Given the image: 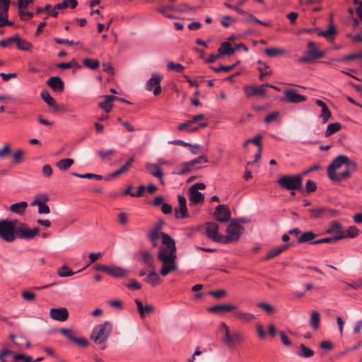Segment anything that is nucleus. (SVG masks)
<instances>
[{
  "label": "nucleus",
  "mask_w": 362,
  "mask_h": 362,
  "mask_svg": "<svg viewBox=\"0 0 362 362\" xmlns=\"http://www.w3.org/2000/svg\"><path fill=\"white\" fill-rule=\"evenodd\" d=\"M13 354V351L7 348L2 349L0 351V361L1 362H7V361L5 359V357L11 355Z\"/></svg>",
  "instance_id": "774afa93"
},
{
  "label": "nucleus",
  "mask_w": 362,
  "mask_h": 362,
  "mask_svg": "<svg viewBox=\"0 0 362 362\" xmlns=\"http://www.w3.org/2000/svg\"><path fill=\"white\" fill-rule=\"evenodd\" d=\"M303 176L301 175H283L278 180L277 183L284 189L291 191L292 195L295 194V190L301 189Z\"/></svg>",
  "instance_id": "7ed1b4c3"
},
{
  "label": "nucleus",
  "mask_w": 362,
  "mask_h": 362,
  "mask_svg": "<svg viewBox=\"0 0 362 362\" xmlns=\"http://www.w3.org/2000/svg\"><path fill=\"white\" fill-rule=\"evenodd\" d=\"M264 53L270 57H275L285 55L286 50L279 47H271L264 49Z\"/></svg>",
  "instance_id": "c9c22d12"
},
{
  "label": "nucleus",
  "mask_w": 362,
  "mask_h": 362,
  "mask_svg": "<svg viewBox=\"0 0 362 362\" xmlns=\"http://www.w3.org/2000/svg\"><path fill=\"white\" fill-rule=\"evenodd\" d=\"M42 175L46 178H49L52 175V168L49 164L43 165L42 170Z\"/></svg>",
  "instance_id": "052dcab7"
},
{
  "label": "nucleus",
  "mask_w": 362,
  "mask_h": 362,
  "mask_svg": "<svg viewBox=\"0 0 362 362\" xmlns=\"http://www.w3.org/2000/svg\"><path fill=\"white\" fill-rule=\"evenodd\" d=\"M189 200L191 202L194 204H198L204 201V194L199 191H196L189 188Z\"/></svg>",
  "instance_id": "2f4dec72"
},
{
  "label": "nucleus",
  "mask_w": 362,
  "mask_h": 362,
  "mask_svg": "<svg viewBox=\"0 0 362 362\" xmlns=\"http://www.w3.org/2000/svg\"><path fill=\"white\" fill-rule=\"evenodd\" d=\"M107 274L115 278H121L126 276L127 275V272L117 266H108Z\"/></svg>",
  "instance_id": "412c9836"
},
{
  "label": "nucleus",
  "mask_w": 362,
  "mask_h": 362,
  "mask_svg": "<svg viewBox=\"0 0 362 362\" xmlns=\"http://www.w3.org/2000/svg\"><path fill=\"white\" fill-rule=\"evenodd\" d=\"M30 205L32 206H38V213L42 214H48L50 213V209L47 204L42 202H31Z\"/></svg>",
  "instance_id": "37998d69"
},
{
  "label": "nucleus",
  "mask_w": 362,
  "mask_h": 362,
  "mask_svg": "<svg viewBox=\"0 0 362 362\" xmlns=\"http://www.w3.org/2000/svg\"><path fill=\"white\" fill-rule=\"evenodd\" d=\"M18 16L22 21H25L33 18V13L29 11H23L22 9H20Z\"/></svg>",
  "instance_id": "69168bd1"
},
{
  "label": "nucleus",
  "mask_w": 362,
  "mask_h": 362,
  "mask_svg": "<svg viewBox=\"0 0 362 362\" xmlns=\"http://www.w3.org/2000/svg\"><path fill=\"white\" fill-rule=\"evenodd\" d=\"M314 352L310 348L305 346L303 344H300L299 346V351L298 352V355L304 358H310L313 356Z\"/></svg>",
  "instance_id": "ea45409f"
},
{
  "label": "nucleus",
  "mask_w": 362,
  "mask_h": 362,
  "mask_svg": "<svg viewBox=\"0 0 362 362\" xmlns=\"http://www.w3.org/2000/svg\"><path fill=\"white\" fill-rule=\"evenodd\" d=\"M308 211L313 218L334 217L337 214L335 210L325 207L310 209Z\"/></svg>",
  "instance_id": "1a4fd4ad"
},
{
  "label": "nucleus",
  "mask_w": 362,
  "mask_h": 362,
  "mask_svg": "<svg viewBox=\"0 0 362 362\" xmlns=\"http://www.w3.org/2000/svg\"><path fill=\"white\" fill-rule=\"evenodd\" d=\"M83 66L89 68L90 69L95 70L99 68L100 62L97 59L86 58L83 60Z\"/></svg>",
  "instance_id": "a19ab883"
},
{
  "label": "nucleus",
  "mask_w": 362,
  "mask_h": 362,
  "mask_svg": "<svg viewBox=\"0 0 362 362\" xmlns=\"http://www.w3.org/2000/svg\"><path fill=\"white\" fill-rule=\"evenodd\" d=\"M235 66V64H232V65H228V66H224V65H221L220 66L217 67V68H215V67H211V69L216 72V73H219L221 71H224V72H229L230 71H231L234 67Z\"/></svg>",
  "instance_id": "4d7b16f0"
},
{
  "label": "nucleus",
  "mask_w": 362,
  "mask_h": 362,
  "mask_svg": "<svg viewBox=\"0 0 362 362\" xmlns=\"http://www.w3.org/2000/svg\"><path fill=\"white\" fill-rule=\"evenodd\" d=\"M47 84L54 91L62 92L64 89V83L59 76L50 77L47 80Z\"/></svg>",
  "instance_id": "6ab92c4d"
},
{
  "label": "nucleus",
  "mask_w": 362,
  "mask_h": 362,
  "mask_svg": "<svg viewBox=\"0 0 362 362\" xmlns=\"http://www.w3.org/2000/svg\"><path fill=\"white\" fill-rule=\"evenodd\" d=\"M353 168H349V167H347V169L343 172L341 174H337V177L339 178V180H332V181H334V182H340L342 180H344L347 177H349L351 173H353Z\"/></svg>",
  "instance_id": "6e6d98bb"
},
{
  "label": "nucleus",
  "mask_w": 362,
  "mask_h": 362,
  "mask_svg": "<svg viewBox=\"0 0 362 362\" xmlns=\"http://www.w3.org/2000/svg\"><path fill=\"white\" fill-rule=\"evenodd\" d=\"M222 341L224 344L229 346H232L234 344V337L230 334V331L227 330L225 333V336L223 337Z\"/></svg>",
  "instance_id": "13d9d810"
},
{
  "label": "nucleus",
  "mask_w": 362,
  "mask_h": 362,
  "mask_svg": "<svg viewBox=\"0 0 362 362\" xmlns=\"http://www.w3.org/2000/svg\"><path fill=\"white\" fill-rule=\"evenodd\" d=\"M27 207L28 203L26 202H20L11 205L10 211L17 214H22Z\"/></svg>",
  "instance_id": "7c9ffc66"
},
{
  "label": "nucleus",
  "mask_w": 362,
  "mask_h": 362,
  "mask_svg": "<svg viewBox=\"0 0 362 362\" xmlns=\"http://www.w3.org/2000/svg\"><path fill=\"white\" fill-rule=\"evenodd\" d=\"M134 161V158L131 157L129 159V160L122 167H121L119 169L115 170L112 174H110L109 175V177L107 178V180H109L110 178H113V177H117V176L120 175L121 174L127 172L129 170V168L131 167V165Z\"/></svg>",
  "instance_id": "393cba45"
},
{
  "label": "nucleus",
  "mask_w": 362,
  "mask_h": 362,
  "mask_svg": "<svg viewBox=\"0 0 362 362\" xmlns=\"http://www.w3.org/2000/svg\"><path fill=\"white\" fill-rule=\"evenodd\" d=\"M343 165H346L349 168H353V171H355L356 163L351 160L348 156L344 155H339L336 157L329 165L327 168V175L330 180H339L337 177L336 170L339 169Z\"/></svg>",
  "instance_id": "f03ea898"
},
{
  "label": "nucleus",
  "mask_w": 362,
  "mask_h": 362,
  "mask_svg": "<svg viewBox=\"0 0 362 362\" xmlns=\"http://www.w3.org/2000/svg\"><path fill=\"white\" fill-rule=\"evenodd\" d=\"M167 69L168 71H175L176 72L180 73L184 71L185 67L181 64L170 62L167 64Z\"/></svg>",
  "instance_id": "3c124183"
},
{
  "label": "nucleus",
  "mask_w": 362,
  "mask_h": 362,
  "mask_svg": "<svg viewBox=\"0 0 362 362\" xmlns=\"http://www.w3.org/2000/svg\"><path fill=\"white\" fill-rule=\"evenodd\" d=\"M115 151L114 149H108L106 151L100 150L98 151V156L101 158V159L105 160L108 157L112 156L115 153Z\"/></svg>",
  "instance_id": "bf43d9fd"
},
{
  "label": "nucleus",
  "mask_w": 362,
  "mask_h": 362,
  "mask_svg": "<svg viewBox=\"0 0 362 362\" xmlns=\"http://www.w3.org/2000/svg\"><path fill=\"white\" fill-rule=\"evenodd\" d=\"M57 67L60 68V69H71V68H76L78 69L81 68V65L78 64L75 59H72L71 61H70L69 62H67V63H64V62L59 63L57 64Z\"/></svg>",
  "instance_id": "c03bdc74"
},
{
  "label": "nucleus",
  "mask_w": 362,
  "mask_h": 362,
  "mask_svg": "<svg viewBox=\"0 0 362 362\" xmlns=\"http://www.w3.org/2000/svg\"><path fill=\"white\" fill-rule=\"evenodd\" d=\"M214 241L216 242V243H223V244H228L235 240L230 235L228 234V235H218Z\"/></svg>",
  "instance_id": "09e8293b"
},
{
  "label": "nucleus",
  "mask_w": 362,
  "mask_h": 362,
  "mask_svg": "<svg viewBox=\"0 0 362 362\" xmlns=\"http://www.w3.org/2000/svg\"><path fill=\"white\" fill-rule=\"evenodd\" d=\"M205 235L206 237L214 240L217 237L218 231V225L215 222H207L205 223Z\"/></svg>",
  "instance_id": "f3484780"
},
{
  "label": "nucleus",
  "mask_w": 362,
  "mask_h": 362,
  "mask_svg": "<svg viewBox=\"0 0 362 362\" xmlns=\"http://www.w3.org/2000/svg\"><path fill=\"white\" fill-rule=\"evenodd\" d=\"M178 208L175 209V216L176 218H185L188 217V211L186 205V199L182 195L177 196Z\"/></svg>",
  "instance_id": "f8f14e48"
},
{
  "label": "nucleus",
  "mask_w": 362,
  "mask_h": 362,
  "mask_svg": "<svg viewBox=\"0 0 362 362\" xmlns=\"http://www.w3.org/2000/svg\"><path fill=\"white\" fill-rule=\"evenodd\" d=\"M193 168L191 161L185 162L176 168V171L173 174L184 175L191 171Z\"/></svg>",
  "instance_id": "473e14b6"
},
{
  "label": "nucleus",
  "mask_w": 362,
  "mask_h": 362,
  "mask_svg": "<svg viewBox=\"0 0 362 362\" xmlns=\"http://www.w3.org/2000/svg\"><path fill=\"white\" fill-rule=\"evenodd\" d=\"M40 96L42 100L49 106L52 107L54 105L55 100L51 96L49 93L45 90H42L40 93Z\"/></svg>",
  "instance_id": "49530a36"
},
{
  "label": "nucleus",
  "mask_w": 362,
  "mask_h": 362,
  "mask_svg": "<svg viewBox=\"0 0 362 362\" xmlns=\"http://www.w3.org/2000/svg\"><path fill=\"white\" fill-rule=\"evenodd\" d=\"M16 44L18 49L22 51H30L33 47L30 42L21 38L18 35L16 36Z\"/></svg>",
  "instance_id": "cd10ccee"
},
{
  "label": "nucleus",
  "mask_w": 362,
  "mask_h": 362,
  "mask_svg": "<svg viewBox=\"0 0 362 362\" xmlns=\"http://www.w3.org/2000/svg\"><path fill=\"white\" fill-rule=\"evenodd\" d=\"M145 166L146 169L151 175L157 177L162 185L164 184V181L163 179V170L157 164L146 163Z\"/></svg>",
  "instance_id": "2eb2a0df"
},
{
  "label": "nucleus",
  "mask_w": 362,
  "mask_h": 362,
  "mask_svg": "<svg viewBox=\"0 0 362 362\" xmlns=\"http://www.w3.org/2000/svg\"><path fill=\"white\" fill-rule=\"evenodd\" d=\"M209 293L210 296L214 297L215 298L219 299L226 296V291L223 289H220L217 291H211Z\"/></svg>",
  "instance_id": "680f3d73"
},
{
  "label": "nucleus",
  "mask_w": 362,
  "mask_h": 362,
  "mask_svg": "<svg viewBox=\"0 0 362 362\" xmlns=\"http://www.w3.org/2000/svg\"><path fill=\"white\" fill-rule=\"evenodd\" d=\"M230 211L227 205H218L216 207L214 216L221 223H226L230 218Z\"/></svg>",
  "instance_id": "9d476101"
},
{
  "label": "nucleus",
  "mask_w": 362,
  "mask_h": 362,
  "mask_svg": "<svg viewBox=\"0 0 362 362\" xmlns=\"http://www.w3.org/2000/svg\"><path fill=\"white\" fill-rule=\"evenodd\" d=\"M160 236L163 246L159 247L157 258L163 263L160 274L165 276L177 269L176 245L175 241L165 233L151 230L148 234V239L158 240Z\"/></svg>",
  "instance_id": "f257e3e1"
},
{
  "label": "nucleus",
  "mask_w": 362,
  "mask_h": 362,
  "mask_svg": "<svg viewBox=\"0 0 362 362\" xmlns=\"http://www.w3.org/2000/svg\"><path fill=\"white\" fill-rule=\"evenodd\" d=\"M345 238L344 233L343 231H339L335 236L334 237H328L324 238L322 239H319L315 241H313L311 244L317 245L321 243H333L337 240H341Z\"/></svg>",
  "instance_id": "aec40b11"
},
{
  "label": "nucleus",
  "mask_w": 362,
  "mask_h": 362,
  "mask_svg": "<svg viewBox=\"0 0 362 362\" xmlns=\"http://www.w3.org/2000/svg\"><path fill=\"white\" fill-rule=\"evenodd\" d=\"M139 254L141 256V261L151 270H155L151 254L146 250H141L139 252Z\"/></svg>",
  "instance_id": "4be33fe9"
},
{
  "label": "nucleus",
  "mask_w": 362,
  "mask_h": 362,
  "mask_svg": "<svg viewBox=\"0 0 362 362\" xmlns=\"http://www.w3.org/2000/svg\"><path fill=\"white\" fill-rule=\"evenodd\" d=\"M16 221H0V238L6 242L12 243L16 238Z\"/></svg>",
  "instance_id": "39448f33"
},
{
  "label": "nucleus",
  "mask_w": 362,
  "mask_h": 362,
  "mask_svg": "<svg viewBox=\"0 0 362 362\" xmlns=\"http://www.w3.org/2000/svg\"><path fill=\"white\" fill-rule=\"evenodd\" d=\"M74 161L71 158H64L59 160L56 165L61 170H66L69 169L73 164Z\"/></svg>",
  "instance_id": "4c0bfd02"
},
{
  "label": "nucleus",
  "mask_w": 362,
  "mask_h": 362,
  "mask_svg": "<svg viewBox=\"0 0 362 362\" xmlns=\"http://www.w3.org/2000/svg\"><path fill=\"white\" fill-rule=\"evenodd\" d=\"M317 236L314 232L309 230L303 233L298 239V243L309 242Z\"/></svg>",
  "instance_id": "58836bf2"
},
{
  "label": "nucleus",
  "mask_w": 362,
  "mask_h": 362,
  "mask_svg": "<svg viewBox=\"0 0 362 362\" xmlns=\"http://www.w3.org/2000/svg\"><path fill=\"white\" fill-rule=\"evenodd\" d=\"M257 307L262 309L264 311H265L268 314H272L274 313L275 309L269 303H264V302H260L257 304Z\"/></svg>",
  "instance_id": "864d4df0"
},
{
  "label": "nucleus",
  "mask_w": 362,
  "mask_h": 362,
  "mask_svg": "<svg viewBox=\"0 0 362 362\" xmlns=\"http://www.w3.org/2000/svg\"><path fill=\"white\" fill-rule=\"evenodd\" d=\"M57 274L60 277H69L74 275V272H73L71 269L64 264L57 270Z\"/></svg>",
  "instance_id": "a18cd8bd"
},
{
  "label": "nucleus",
  "mask_w": 362,
  "mask_h": 362,
  "mask_svg": "<svg viewBox=\"0 0 362 362\" xmlns=\"http://www.w3.org/2000/svg\"><path fill=\"white\" fill-rule=\"evenodd\" d=\"M134 302L141 318H144L146 315L154 312V307L152 305L147 304L144 305L141 300L138 298L135 299Z\"/></svg>",
  "instance_id": "a211bd4d"
},
{
  "label": "nucleus",
  "mask_w": 362,
  "mask_h": 362,
  "mask_svg": "<svg viewBox=\"0 0 362 362\" xmlns=\"http://www.w3.org/2000/svg\"><path fill=\"white\" fill-rule=\"evenodd\" d=\"M242 226L235 220H233L227 227L226 232L234 240H238L242 233Z\"/></svg>",
  "instance_id": "4468645a"
},
{
  "label": "nucleus",
  "mask_w": 362,
  "mask_h": 362,
  "mask_svg": "<svg viewBox=\"0 0 362 362\" xmlns=\"http://www.w3.org/2000/svg\"><path fill=\"white\" fill-rule=\"evenodd\" d=\"M49 315L52 319L64 322L69 317V312L66 308H51Z\"/></svg>",
  "instance_id": "ddd939ff"
},
{
  "label": "nucleus",
  "mask_w": 362,
  "mask_h": 362,
  "mask_svg": "<svg viewBox=\"0 0 362 362\" xmlns=\"http://www.w3.org/2000/svg\"><path fill=\"white\" fill-rule=\"evenodd\" d=\"M341 124L339 122L329 124L327 127V129L325 132V136L326 137H328V136H331L332 134L339 131L341 129Z\"/></svg>",
  "instance_id": "e433bc0d"
},
{
  "label": "nucleus",
  "mask_w": 362,
  "mask_h": 362,
  "mask_svg": "<svg viewBox=\"0 0 362 362\" xmlns=\"http://www.w3.org/2000/svg\"><path fill=\"white\" fill-rule=\"evenodd\" d=\"M359 234V230L354 226H351L349 227L346 230V233H344L345 238H354L357 237Z\"/></svg>",
  "instance_id": "603ef678"
},
{
  "label": "nucleus",
  "mask_w": 362,
  "mask_h": 362,
  "mask_svg": "<svg viewBox=\"0 0 362 362\" xmlns=\"http://www.w3.org/2000/svg\"><path fill=\"white\" fill-rule=\"evenodd\" d=\"M284 93L286 100L290 103H299L307 100L305 96L298 94L295 89H286Z\"/></svg>",
  "instance_id": "9b49d317"
},
{
  "label": "nucleus",
  "mask_w": 362,
  "mask_h": 362,
  "mask_svg": "<svg viewBox=\"0 0 362 362\" xmlns=\"http://www.w3.org/2000/svg\"><path fill=\"white\" fill-rule=\"evenodd\" d=\"M112 330V325L110 322L96 325L91 334V339L96 344H102L107 339Z\"/></svg>",
  "instance_id": "20e7f679"
},
{
  "label": "nucleus",
  "mask_w": 362,
  "mask_h": 362,
  "mask_svg": "<svg viewBox=\"0 0 362 362\" xmlns=\"http://www.w3.org/2000/svg\"><path fill=\"white\" fill-rule=\"evenodd\" d=\"M320 315L317 310H312L310 313V325L314 330H317L320 327Z\"/></svg>",
  "instance_id": "c85d7f7f"
},
{
  "label": "nucleus",
  "mask_w": 362,
  "mask_h": 362,
  "mask_svg": "<svg viewBox=\"0 0 362 362\" xmlns=\"http://www.w3.org/2000/svg\"><path fill=\"white\" fill-rule=\"evenodd\" d=\"M59 332L65 336L68 339L71 341L75 340L76 337L72 334L71 331L66 328H62L59 330Z\"/></svg>",
  "instance_id": "e2e57ef3"
},
{
  "label": "nucleus",
  "mask_w": 362,
  "mask_h": 362,
  "mask_svg": "<svg viewBox=\"0 0 362 362\" xmlns=\"http://www.w3.org/2000/svg\"><path fill=\"white\" fill-rule=\"evenodd\" d=\"M176 8H174L172 6H165L161 8H158V11L161 13L164 16L172 18L173 16L170 13V11H175Z\"/></svg>",
  "instance_id": "8fccbe9b"
},
{
  "label": "nucleus",
  "mask_w": 362,
  "mask_h": 362,
  "mask_svg": "<svg viewBox=\"0 0 362 362\" xmlns=\"http://www.w3.org/2000/svg\"><path fill=\"white\" fill-rule=\"evenodd\" d=\"M267 86H269V83L250 87V95L264 97L267 93V90L265 89Z\"/></svg>",
  "instance_id": "72a5a7b5"
},
{
  "label": "nucleus",
  "mask_w": 362,
  "mask_h": 362,
  "mask_svg": "<svg viewBox=\"0 0 362 362\" xmlns=\"http://www.w3.org/2000/svg\"><path fill=\"white\" fill-rule=\"evenodd\" d=\"M39 233L38 228H34L33 229L28 228L25 224L21 223L16 228V238L21 239H32L35 237Z\"/></svg>",
  "instance_id": "0eeeda50"
},
{
  "label": "nucleus",
  "mask_w": 362,
  "mask_h": 362,
  "mask_svg": "<svg viewBox=\"0 0 362 362\" xmlns=\"http://www.w3.org/2000/svg\"><path fill=\"white\" fill-rule=\"evenodd\" d=\"M22 297L25 300L33 301L35 300L36 295L33 292L25 291L22 293Z\"/></svg>",
  "instance_id": "338daca9"
},
{
  "label": "nucleus",
  "mask_w": 362,
  "mask_h": 362,
  "mask_svg": "<svg viewBox=\"0 0 362 362\" xmlns=\"http://www.w3.org/2000/svg\"><path fill=\"white\" fill-rule=\"evenodd\" d=\"M15 346L19 349H25L30 346V343L25 337L19 335L15 341Z\"/></svg>",
  "instance_id": "f704fd0d"
},
{
  "label": "nucleus",
  "mask_w": 362,
  "mask_h": 362,
  "mask_svg": "<svg viewBox=\"0 0 362 362\" xmlns=\"http://www.w3.org/2000/svg\"><path fill=\"white\" fill-rule=\"evenodd\" d=\"M336 34L335 27L333 24H330L328 29L325 31H320L318 35L324 37L327 40L332 41L334 38Z\"/></svg>",
  "instance_id": "c756f323"
},
{
  "label": "nucleus",
  "mask_w": 362,
  "mask_h": 362,
  "mask_svg": "<svg viewBox=\"0 0 362 362\" xmlns=\"http://www.w3.org/2000/svg\"><path fill=\"white\" fill-rule=\"evenodd\" d=\"M236 307L234 305L218 304L207 308L208 312L212 313L223 314L235 310Z\"/></svg>",
  "instance_id": "dca6fc26"
},
{
  "label": "nucleus",
  "mask_w": 362,
  "mask_h": 362,
  "mask_svg": "<svg viewBox=\"0 0 362 362\" xmlns=\"http://www.w3.org/2000/svg\"><path fill=\"white\" fill-rule=\"evenodd\" d=\"M105 100L99 103V107H101L103 110H104L106 113H108L112 110V109L113 107V105L112 104V102L113 100H115V99L116 98V96L105 95Z\"/></svg>",
  "instance_id": "a878e982"
},
{
  "label": "nucleus",
  "mask_w": 362,
  "mask_h": 362,
  "mask_svg": "<svg viewBox=\"0 0 362 362\" xmlns=\"http://www.w3.org/2000/svg\"><path fill=\"white\" fill-rule=\"evenodd\" d=\"M145 281L153 286H156L160 283V279L158 274L155 272V271L151 270V272L148 274V276L145 279Z\"/></svg>",
  "instance_id": "79ce46f5"
},
{
  "label": "nucleus",
  "mask_w": 362,
  "mask_h": 362,
  "mask_svg": "<svg viewBox=\"0 0 362 362\" xmlns=\"http://www.w3.org/2000/svg\"><path fill=\"white\" fill-rule=\"evenodd\" d=\"M288 247L289 244H284L270 250L267 252V255L264 257V259L269 260L270 259L275 257L276 256L280 255L282 252L286 250L287 248H288Z\"/></svg>",
  "instance_id": "5701e85b"
},
{
  "label": "nucleus",
  "mask_w": 362,
  "mask_h": 362,
  "mask_svg": "<svg viewBox=\"0 0 362 362\" xmlns=\"http://www.w3.org/2000/svg\"><path fill=\"white\" fill-rule=\"evenodd\" d=\"M308 54L312 58V59H318L323 57V53L318 51L317 48L315 46V44L314 42H309L308 43Z\"/></svg>",
  "instance_id": "bb28decb"
},
{
  "label": "nucleus",
  "mask_w": 362,
  "mask_h": 362,
  "mask_svg": "<svg viewBox=\"0 0 362 362\" xmlns=\"http://www.w3.org/2000/svg\"><path fill=\"white\" fill-rule=\"evenodd\" d=\"M14 362H35L33 361V358L30 356L25 355L24 354H16L13 356Z\"/></svg>",
  "instance_id": "de8ad7c7"
},
{
  "label": "nucleus",
  "mask_w": 362,
  "mask_h": 362,
  "mask_svg": "<svg viewBox=\"0 0 362 362\" xmlns=\"http://www.w3.org/2000/svg\"><path fill=\"white\" fill-rule=\"evenodd\" d=\"M341 228L342 226L339 223L333 221L330 224V228L327 230V233H336L337 235L339 231H341Z\"/></svg>",
  "instance_id": "5fc2aeb1"
},
{
  "label": "nucleus",
  "mask_w": 362,
  "mask_h": 362,
  "mask_svg": "<svg viewBox=\"0 0 362 362\" xmlns=\"http://www.w3.org/2000/svg\"><path fill=\"white\" fill-rule=\"evenodd\" d=\"M10 4V0H0V28L14 25L13 22L8 19Z\"/></svg>",
  "instance_id": "423d86ee"
},
{
  "label": "nucleus",
  "mask_w": 362,
  "mask_h": 362,
  "mask_svg": "<svg viewBox=\"0 0 362 362\" xmlns=\"http://www.w3.org/2000/svg\"><path fill=\"white\" fill-rule=\"evenodd\" d=\"M218 52L221 56H230L234 54V47L229 42H224L221 44L218 49Z\"/></svg>",
  "instance_id": "b1692460"
},
{
  "label": "nucleus",
  "mask_w": 362,
  "mask_h": 362,
  "mask_svg": "<svg viewBox=\"0 0 362 362\" xmlns=\"http://www.w3.org/2000/svg\"><path fill=\"white\" fill-rule=\"evenodd\" d=\"M48 200H49V197H48V195L47 194H45V193H40V194H37L35 196V199L32 202L45 203Z\"/></svg>",
  "instance_id": "0e129e2a"
},
{
  "label": "nucleus",
  "mask_w": 362,
  "mask_h": 362,
  "mask_svg": "<svg viewBox=\"0 0 362 362\" xmlns=\"http://www.w3.org/2000/svg\"><path fill=\"white\" fill-rule=\"evenodd\" d=\"M163 76L158 74H153L152 77L147 81L146 89L148 91L153 90V95H158L161 92L160 81Z\"/></svg>",
  "instance_id": "6e6552de"
}]
</instances>
